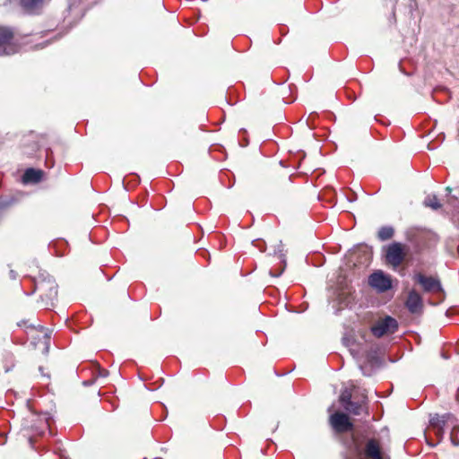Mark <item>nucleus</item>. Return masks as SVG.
Here are the masks:
<instances>
[{
    "instance_id": "obj_11",
    "label": "nucleus",
    "mask_w": 459,
    "mask_h": 459,
    "mask_svg": "<svg viewBox=\"0 0 459 459\" xmlns=\"http://www.w3.org/2000/svg\"><path fill=\"white\" fill-rule=\"evenodd\" d=\"M45 0H21L22 7L28 13H35L44 5Z\"/></svg>"
},
{
    "instance_id": "obj_18",
    "label": "nucleus",
    "mask_w": 459,
    "mask_h": 459,
    "mask_svg": "<svg viewBox=\"0 0 459 459\" xmlns=\"http://www.w3.org/2000/svg\"><path fill=\"white\" fill-rule=\"evenodd\" d=\"M52 154H53V152L50 149L46 150V163L49 164V167H53V165H54Z\"/></svg>"
},
{
    "instance_id": "obj_3",
    "label": "nucleus",
    "mask_w": 459,
    "mask_h": 459,
    "mask_svg": "<svg viewBox=\"0 0 459 459\" xmlns=\"http://www.w3.org/2000/svg\"><path fill=\"white\" fill-rule=\"evenodd\" d=\"M413 279L424 292L436 295L439 299L443 298L444 290L438 278L419 273L414 275Z\"/></svg>"
},
{
    "instance_id": "obj_20",
    "label": "nucleus",
    "mask_w": 459,
    "mask_h": 459,
    "mask_svg": "<svg viewBox=\"0 0 459 459\" xmlns=\"http://www.w3.org/2000/svg\"><path fill=\"white\" fill-rule=\"evenodd\" d=\"M435 434L437 437L441 438L444 433V427H438L434 429Z\"/></svg>"
},
{
    "instance_id": "obj_26",
    "label": "nucleus",
    "mask_w": 459,
    "mask_h": 459,
    "mask_svg": "<svg viewBox=\"0 0 459 459\" xmlns=\"http://www.w3.org/2000/svg\"><path fill=\"white\" fill-rule=\"evenodd\" d=\"M454 445H457V440L453 441Z\"/></svg>"
},
{
    "instance_id": "obj_27",
    "label": "nucleus",
    "mask_w": 459,
    "mask_h": 459,
    "mask_svg": "<svg viewBox=\"0 0 459 459\" xmlns=\"http://www.w3.org/2000/svg\"><path fill=\"white\" fill-rule=\"evenodd\" d=\"M454 445H457V440L453 441Z\"/></svg>"
},
{
    "instance_id": "obj_10",
    "label": "nucleus",
    "mask_w": 459,
    "mask_h": 459,
    "mask_svg": "<svg viewBox=\"0 0 459 459\" xmlns=\"http://www.w3.org/2000/svg\"><path fill=\"white\" fill-rule=\"evenodd\" d=\"M52 420L51 417L47 414H41L37 417V423H34L30 426H25L26 428H30L35 429L36 431H43L45 428L50 427V421Z\"/></svg>"
},
{
    "instance_id": "obj_7",
    "label": "nucleus",
    "mask_w": 459,
    "mask_h": 459,
    "mask_svg": "<svg viewBox=\"0 0 459 459\" xmlns=\"http://www.w3.org/2000/svg\"><path fill=\"white\" fill-rule=\"evenodd\" d=\"M330 423L336 432H345L352 429L349 417L342 412H335L330 417Z\"/></svg>"
},
{
    "instance_id": "obj_28",
    "label": "nucleus",
    "mask_w": 459,
    "mask_h": 459,
    "mask_svg": "<svg viewBox=\"0 0 459 459\" xmlns=\"http://www.w3.org/2000/svg\"><path fill=\"white\" fill-rule=\"evenodd\" d=\"M457 192H458V194H459V187L457 188Z\"/></svg>"
},
{
    "instance_id": "obj_13",
    "label": "nucleus",
    "mask_w": 459,
    "mask_h": 459,
    "mask_svg": "<svg viewBox=\"0 0 459 459\" xmlns=\"http://www.w3.org/2000/svg\"><path fill=\"white\" fill-rule=\"evenodd\" d=\"M448 417H449L448 414H445L442 416L436 414L430 418L429 424L433 429H436L438 427H445Z\"/></svg>"
},
{
    "instance_id": "obj_17",
    "label": "nucleus",
    "mask_w": 459,
    "mask_h": 459,
    "mask_svg": "<svg viewBox=\"0 0 459 459\" xmlns=\"http://www.w3.org/2000/svg\"><path fill=\"white\" fill-rule=\"evenodd\" d=\"M17 325L20 327H26V328H30V329L39 328L41 332L44 330V327L40 325H38L37 326L33 324L28 325L27 320H22L21 322L17 323Z\"/></svg>"
},
{
    "instance_id": "obj_16",
    "label": "nucleus",
    "mask_w": 459,
    "mask_h": 459,
    "mask_svg": "<svg viewBox=\"0 0 459 459\" xmlns=\"http://www.w3.org/2000/svg\"><path fill=\"white\" fill-rule=\"evenodd\" d=\"M351 401V392L348 388H344L340 395V402L342 406L346 405Z\"/></svg>"
},
{
    "instance_id": "obj_12",
    "label": "nucleus",
    "mask_w": 459,
    "mask_h": 459,
    "mask_svg": "<svg viewBox=\"0 0 459 459\" xmlns=\"http://www.w3.org/2000/svg\"><path fill=\"white\" fill-rule=\"evenodd\" d=\"M394 230L391 226L381 227L378 230L377 237L380 240L385 241L393 238Z\"/></svg>"
},
{
    "instance_id": "obj_2",
    "label": "nucleus",
    "mask_w": 459,
    "mask_h": 459,
    "mask_svg": "<svg viewBox=\"0 0 459 459\" xmlns=\"http://www.w3.org/2000/svg\"><path fill=\"white\" fill-rule=\"evenodd\" d=\"M32 290L25 291L27 296L38 293L39 299L37 307L49 309L54 306V301L57 297V284L56 280L47 272L40 271L39 274L30 278Z\"/></svg>"
},
{
    "instance_id": "obj_1",
    "label": "nucleus",
    "mask_w": 459,
    "mask_h": 459,
    "mask_svg": "<svg viewBox=\"0 0 459 459\" xmlns=\"http://www.w3.org/2000/svg\"><path fill=\"white\" fill-rule=\"evenodd\" d=\"M380 319L370 326V333L368 326L360 321L344 324L342 337L343 344L349 348L354 358L368 351L367 345L370 342V336L381 338L393 334L398 328V323L394 317H379Z\"/></svg>"
},
{
    "instance_id": "obj_25",
    "label": "nucleus",
    "mask_w": 459,
    "mask_h": 459,
    "mask_svg": "<svg viewBox=\"0 0 459 459\" xmlns=\"http://www.w3.org/2000/svg\"><path fill=\"white\" fill-rule=\"evenodd\" d=\"M363 399H364V400L362 401V403H364V401L367 399V396H366V395H364V396H363Z\"/></svg>"
},
{
    "instance_id": "obj_19",
    "label": "nucleus",
    "mask_w": 459,
    "mask_h": 459,
    "mask_svg": "<svg viewBox=\"0 0 459 459\" xmlns=\"http://www.w3.org/2000/svg\"><path fill=\"white\" fill-rule=\"evenodd\" d=\"M97 377H106L108 375V370L101 368L100 366L97 367Z\"/></svg>"
},
{
    "instance_id": "obj_21",
    "label": "nucleus",
    "mask_w": 459,
    "mask_h": 459,
    "mask_svg": "<svg viewBox=\"0 0 459 459\" xmlns=\"http://www.w3.org/2000/svg\"><path fill=\"white\" fill-rule=\"evenodd\" d=\"M9 276L12 280H16L17 273L14 270H10Z\"/></svg>"
},
{
    "instance_id": "obj_24",
    "label": "nucleus",
    "mask_w": 459,
    "mask_h": 459,
    "mask_svg": "<svg viewBox=\"0 0 459 459\" xmlns=\"http://www.w3.org/2000/svg\"><path fill=\"white\" fill-rule=\"evenodd\" d=\"M48 349H49V348H48V346H47V347L45 348V352H46V353H47V352H48Z\"/></svg>"
},
{
    "instance_id": "obj_15",
    "label": "nucleus",
    "mask_w": 459,
    "mask_h": 459,
    "mask_svg": "<svg viewBox=\"0 0 459 459\" xmlns=\"http://www.w3.org/2000/svg\"><path fill=\"white\" fill-rule=\"evenodd\" d=\"M424 204L425 206L430 207L433 210H437L441 207V204L436 195H428L424 200Z\"/></svg>"
},
{
    "instance_id": "obj_9",
    "label": "nucleus",
    "mask_w": 459,
    "mask_h": 459,
    "mask_svg": "<svg viewBox=\"0 0 459 459\" xmlns=\"http://www.w3.org/2000/svg\"><path fill=\"white\" fill-rule=\"evenodd\" d=\"M43 173L40 169H35L32 168L27 169L22 175V181L25 184L28 183H38L41 180Z\"/></svg>"
},
{
    "instance_id": "obj_22",
    "label": "nucleus",
    "mask_w": 459,
    "mask_h": 459,
    "mask_svg": "<svg viewBox=\"0 0 459 459\" xmlns=\"http://www.w3.org/2000/svg\"><path fill=\"white\" fill-rule=\"evenodd\" d=\"M360 369H361V371H362L363 375H366V376H368V375H369V374H368L366 371H364V368H363V367H362V366H360Z\"/></svg>"
},
{
    "instance_id": "obj_6",
    "label": "nucleus",
    "mask_w": 459,
    "mask_h": 459,
    "mask_svg": "<svg viewBox=\"0 0 459 459\" xmlns=\"http://www.w3.org/2000/svg\"><path fill=\"white\" fill-rule=\"evenodd\" d=\"M403 247L399 242L390 244L386 249L385 260L394 267L399 266L404 259Z\"/></svg>"
},
{
    "instance_id": "obj_14",
    "label": "nucleus",
    "mask_w": 459,
    "mask_h": 459,
    "mask_svg": "<svg viewBox=\"0 0 459 459\" xmlns=\"http://www.w3.org/2000/svg\"><path fill=\"white\" fill-rule=\"evenodd\" d=\"M343 408L354 415H359L362 411V403H356L351 401V403H348L346 405L343 406Z\"/></svg>"
},
{
    "instance_id": "obj_23",
    "label": "nucleus",
    "mask_w": 459,
    "mask_h": 459,
    "mask_svg": "<svg viewBox=\"0 0 459 459\" xmlns=\"http://www.w3.org/2000/svg\"><path fill=\"white\" fill-rule=\"evenodd\" d=\"M446 192H448V193H451V191H452V189H451L449 186H447V187L446 188Z\"/></svg>"
},
{
    "instance_id": "obj_4",
    "label": "nucleus",
    "mask_w": 459,
    "mask_h": 459,
    "mask_svg": "<svg viewBox=\"0 0 459 459\" xmlns=\"http://www.w3.org/2000/svg\"><path fill=\"white\" fill-rule=\"evenodd\" d=\"M13 32L11 29L0 27V56H9L18 52L19 46L13 42Z\"/></svg>"
},
{
    "instance_id": "obj_5",
    "label": "nucleus",
    "mask_w": 459,
    "mask_h": 459,
    "mask_svg": "<svg viewBox=\"0 0 459 459\" xmlns=\"http://www.w3.org/2000/svg\"><path fill=\"white\" fill-rule=\"evenodd\" d=\"M368 284L378 292H385L392 288V280L384 272L377 271L369 275Z\"/></svg>"
},
{
    "instance_id": "obj_8",
    "label": "nucleus",
    "mask_w": 459,
    "mask_h": 459,
    "mask_svg": "<svg viewBox=\"0 0 459 459\" xmlns=\"http://www.w3.org/2000/svg\"><path fill=\"white\" fill-rule=\"evenodd\" d=\"M405 304L411 313H419L422 308V298L419 292L412 290L408 293Z\"/></svg>"
}]
</instances>
